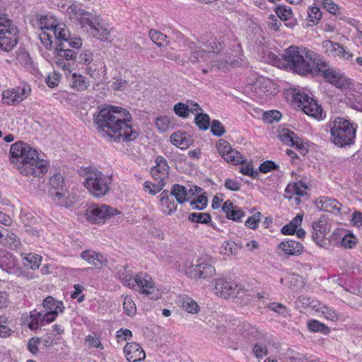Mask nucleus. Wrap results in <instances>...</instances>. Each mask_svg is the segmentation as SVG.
<instances>
[{"instance_id": "1", "label": "nucleus", "mask_w": 362, "mask_h": 362, "mask_svg": "<svg viewBox=\"0 0 362 362\" xmlns=\"http://www.w3.org/2000/svg\"><path fill=\"white\" fill-rule=\"evenodd\" d=\"M93 119L102 136L114 141L129 142L139 136V131L132 125V115L124 108L107 106L95 113Z\"/></svg>"}, {"instance_id": "2", "label": "nucleus", "mask_w": 362, "mask_h": 362, "mask_svg": "<svg viewBox=\"0 0 362 362\" xmlns=\"http://www.w3.org/2000/svg\"><path fill=\"white\" fill-rule=\"evenodd\" d=\"M52 28L56 43L54 62L59 68L71 73L70 60L82 64H88L92 62L93 54L89 50L78 52L71 49L80 48L82 40L80 37H71L66 25L52 26Z\"/></svg>"}, {"instance_id": "3", "label": "nucleus", "mask_w": 362, "mask_h": 362, "mask_svg": "<svg viewBox=\"0 0 362 362\" xmlns=\"http://www.w3.org/2000/svg\"><path fill=\"white\" fill-rule=\"evenodd\" d=\"M10 160L16 165L21 174L26 176L41 177L48 170V162L40 159L37 151L22 141L11 145Z\"/></svg>"}, {"instance_id": "4", "label": "nucleus", "mask_w": 362, "mask_h": 362, "mask_svg": "<svg viewBox=\"0 0 362 362\" xmlns=\"http://www.w3.org/2000/svg\"><path fill=\"white\" fill-rule=\"evenodd\" d=\"M222 37L217 38L213 35L202 37L198 44L191 41L185 40V47L190 52L189 60L193 64L210 62L214 56L222 48Z\"/></svg>"}, {"instance_id": "5", "label": "nucleus", "mask_w": 362, "mask_h": 362, "mask_svg": "<svg viewBox=\"0 0 362 362\" xmlns=\"http://www.w3.org/2000/svg\"><path fill=\"white\" fill-rule=\"evenodd\" d=\"M307 58L315 64L311 76L321 74L325 81L341 89L347 88L351 85V79L347 78L334 67H331L322 56L314 52H308Z\"/></svg>"}, {"instance_id": "6", "label": "nucleus", "mask_w": 362, "mask_h": 362, "mask_svg": "<svg viewBox=\"0 0 362 362\" xmlns=\"http://www.w3.org/2000/svg\"><path fill=\"white\" fill-rule=\"evenodd\" d=\"M313 52L307 51L305 56L300 48L296 45H291L284 50V53L281 55L283 63L282 65L287 70L292 71L293 73L300 76H305L311 75L314 70L315 64L312 61L307 58V53Z\"/></svg>"}, {"instance_id": "7", "label": "nucleus", "mask_w": 362, "mask_h": 362, "mask_svg": "<svg viewBox=\"0 0 362 362\" xmlns=\"http://www.w3.org/2000/svg\"><path fill=\"white\" fill-rule=\"evenodd\" d=\"M356 128L349 121L337 117L331 127V139L339 147L354 144L356 137Z\"/></svg>"}, {"instance_id": "8", "label": "nucleus", "mask_w": 362, "mask_h": 362, "mask_svg": "<svg viewBox=\"0 0 362 362\" xmlns=\"http://www.w3.org/2000/svg\"><path fill=\"white\" fill-rule=\"evenodd\" d=\"M111 182V176L105 175L97 169H93L87 172L83 185L93 196L102 197L109 192Z\"/></svg>"}, {"instance_id": "9", "label": "nucleus", "mask_w": 362, "mask_h": 362, "mask_svg": "<svg viewBox=\"0 0 362 362\" xmlns=\"http://www.w3.org/2000/svg\"><path fill=\"white\" fill-rule=\"evenodd\" d=\"M18 29L5 14L0 13V52H9L18 42Z\"/></svg>"}, {"instance_id": "10", "label": "nucleus", "mask_w": 362, "mask_h": 362, "mask_svg": "<svg viewBox=\"0 0 362 362\" xmlns=\"http://www.w3.org/2000/svg\"><path fill=\"white\" fill-rule=\"evenodd\" d=\"M119 214V211L106 204H92L86 210V219L95 224H100Z\"/></svg>"}, {"instance_id": "11", "label": "nucleus", "mask_w": 362, "mask_h": 362, "mask_svg": "<svg viewBox=\"0 0 362 362\" xmlns=\"http://www.w3.org/2000/svg\"><path fill=\"white\" fill-rule=\"evenodd\" d=\"M295 101L298 103V107L302 110L314 118L320 119L324 117L322 108L313 98L310 97L308 94L303 93H296L294 95Z\"/></svg>"}, {"instance_id": "12", "label": "nucleus", "mask_w": 362, "mask_h": 362, "mask_svg": "<svg viewBox=\"0 0 362 362\" xmlns=\"http://www.w3.org/2000/svg\"><path fill=\"white\" fill-rule=\"evenodd\" d=\"M296 305L300 309L303 308L313 310L314 314L315 315H321L324 317L335 315L334 310L329 308L318 300H311L310 298L305 296H299L296 301Z\"/></svg>"}, {"instance_id": "13", "label": "nucleus", "mask_w": 362, "mask_h": 362, "mask_svg": "<svg viewBox=\"0 0 362 362\" xmlns=\"http://www.w3.org/2000/svg\"><path fill=\"white\" fill-rule=\"evenodd\" d=\"M43 311L33 310L29 317H47L48 315L57 316L63 313L64 306L63 302L58 300L52 296H47L42 302Z\"/></svg>"}, {"instance_id": "14", "label": "nucleus", "mask_w": 362, "mask_h": 362, "mask_svg": "<svg viewBox=\"0 0 362 362\" xmlns=\"http://www.w3.org/2000/svg\"><path fill=\"white\" fill-rule=\"evenodd\" d=\"M214 291L217 295L223 298H236L243 292L236 284L223 279L216 280Z\"/></svg>"}, {"instance_id": "15", "label": "nucleus", "mask_w": 362, "mask_h": 362, "mask_svg": "<svg viewBox=\"0 0 362 362\" xmlns=\"http://www.w3.org/2000/svg\"><path fill=\"white\" fill-rule=\"evenodd\" d=\"M278 136L284 144L295 147L303 154L308 151V144L288 129H282Z\"/></svg>"}, {"instance_id": "16", "label": "nucleus", "mask_w": 362, "mask_h": 362, "mask_svg": "<svg viewBox=\"0 0 362 362\" xmlns=\"http://www.w3.org/2000/svg\"><path fill=\"white\" fill-rule=\"evenodd\" d=\"M156 165L151 168V174L153 180L158 181V182L164 183L165 185V180L169 176L170 167L165 158L160 156H158L155 160Z\"/></svg>"}, {"instance_id": "17", "label": "nucleus", "mask_w": 362, "mask_h": 362, "mask_svg": "<svg viewBox=\"0 0 362 362\" xmlns=\"http://www.w3.org/2000/svg\"><path fill=\"white\" fill-rule=\"evenodd\" d=\"M315 205L321 211L331 212L334 214L345 213L342 211L341 204L339 203L336 199L327 197H321L317 199L315 201Z\"/></svg>"}, {"instance_id": "18", "label": "nucleus", "mask_w": 362, "mask_h": 362, "mask_svg": "<svg viewBox=\"0 0 362 362\" xmlns=\"http://www.w3.org/2000/svg\"><path fill=\"white\" fill-rule=\"evenodd\" d=\"M26 98V91L24 87H16L13 89L4 90L2 93V100L4 103L13 105L21 102Z\"/></svg>"}, {"instance_id": "19", "label": "nucleus", "mask_w": 362, "mask_h": 362, "mask_svg": "<svg viewBox=\"0 0 362 362\" xmlns=\"http://www.w3.org/2000/svg\"><path fill=\"white\" fill-rule=\"evenodd\" d=\"M189 272L194 278L206 279L213 276L216 273V269L211 264L203 261L194 266L192 265L189 269Z\"/></svg>"}, {"instance_id": "20", "label": "nucleus", "mask_w": 362, "mask_h": 362, "mask_svg": "<svg viewBox=\"0 0 362 362\" xmlns=\"http://www.w3.org/2000/svg\"><path fill=\"white\" fill-rule=\"evenodd\" d=\"M125 356L129 362H136L146 357L145 351L137 343H127L124 348Z\"/></svg>"}, {"instance_id": "21", "label": "nucleus", "mask_w": 362, "mask_h": 362, "mask_svg": "<svg viewBox=\"0 0 362 362\" xmlns=\"http://www.w3.org/2000/svg\"><path fill=\"white\" fill-rule=\"evenodd\" d=\"M234 52H235V56H233V57L231 56H229V57H227V59L225 60L224 62H222L220 66H218L216 64H211L210 65H208V63H206V65H207V68H203L202 70L203 71V73L204 74H207L209 70L212 71V70H217V69H219L221 66H225L226 64H231L233 66H237L238 64H239V60H242V58L241 57H243V50H242V47H241V45L240 43H238L236 45V46L235 47V50Z\"/></svg>"}, {"instance_id": "22", "label": "nucleus", "mask_w": 362, "mask_h": 362, "mask_svg": "<svg viewBox=\"0 0 362 362\" xmlns=\"http://www.w3.org/2000/svg\"><path fill=\"white\" fill-rule=\"evenodd\" d=\"M81 257L97 267H103L107 264V258L103 254L90 250L83 251Z\"/></svg>"}, {"instance_id": "23", "label": "nucleus", "mask_w": 362, "mask_h": 362, "mask_svg": "<svg viewBox=\"0 0 362 362\" xmlns=\"http://www.w3.org/2000/svg\"><path fill=\"white\" fill-rule=\"evenodd\" d=\"M222 211L226 214L228 219L236 222H240L241 218L245 216V212L239 206L234 205L230 200H227L223 203Z\"/></svg>"}, {"instance_id": "24", "label": "nucleus", "mask_w": 362, "mask_h": 362, "mask_svg": "<svg viewBox=\"0 0 362 362\" xmlns=\"http://www.w3.org/2000/svg\"><path fill=\"white\" fill-rule=\"evenodd\" d=\"M0 267L9 274H16L20 272L16 258L11 253L0 255Z\"/></svg>"}, {"instance_id": "25", "label": "nucleus", "mask_w": 362, "mask_h": 362, "mask_svg": "<svg viewBox=\"0 0 362 362\" xmlns=\"http://www.w3.org/2000/svg\"><path fill=\"white\" fill-rule=\"evenodd\" d=\"M279 248L281 249L285 255L289 256L300 255L303 251V245L301 243L288 239L279 244Z\"/></svg>"}, {"instance_id": "26", "label": "nucleus", "mask_w": 362, "mask_h": 362, "mask_svg": "<svg viewBox=\"0 0 362 362\" xmlns=\"http://www.w3.org/2000/svg\"><path fill=\"white\" fill-rule=\"evenodd\" d=\"M137 286L143 294L150 296L154 291V283L152 281L151 277L145 274L142 276L140 274L134 277V286Z\"/></svg>"}, {"instance_id": "27", "label": "nucleus", "mask_w": 362, "mask_h": 362, "mask_svg": "<svg viewBox=\"0 0 362 362\" xmlns=\"http://www.w3.org/2000/svg\"><path fill=\"white\" fill-rule=\"evenodd\" d=\"M275 13L278 18L286 22L284 24L286 27L293 28L296 25V21L291 20L293 14L291 7L285 5H279L276 6Z\"/></svg>"}, {"instance_id": "28", "label": "nucleus", "mask_w": 362, "mask_h": 362, "mask_svg": "<svg viewBox=\"0 0 362 362\" xmlns=\"http://www.w3.org/2000/svg\"><path fill=\"white\" fill-rule=\"evenodd\" d=\"M177 306L190 314H197L199 310L198 303L187 296H180L177 300Z\"/></svg>"}, {"instance_id": "29", "label": "nucleus", "mask_w": 362, "mask_h": 362, "mask_svg": "<svg viewBox=\"0 0 362 362\" xmlns=\"http://www.w3.org/2000/svg\"><path fill=\"white\" fill-rule=\"evenodd\" d=\"M160 202L161 206L166 207L164 213L171 215L177 210V204L175 203L173 197L168 190H163L160 194Z\"/></svg>"}, {"instance_id": "30", "label": "nucleus", "mask_w": 362, "mask_h": 362, "mask_svg": "<svg viewBox=\"0 0 362 362\" xmlns=\"http://www.w3.org/2000/svg\"><path fill=\"white\" fill-rule=\"evenodd\" d=\"M170 141L173 145L181 149L188 148L192 142V139L186 133L180 132H174L170 136Z\"/></svg>"}, {"instance_id": "31", "label": "nucleus", "mask_w": 362, "mask_h": 362, "mask_svg": "<svg viewBox=\"0 0 362 362\" xmlns=\"http://www.w3.org/2000/svg\"><path fill=\"white\" fill-rule=\"evenodd\" d=\"M172 197H174L179 204H183L187 202L188 192L187 189L179 184H175L172 186L170 192H169Z\"/></svg>"}, {"instance_id": "32", "label": "nucleus", "mask_w": 362, "mask_h": 362, "mask_svg": "<svg viewBox=\"0 0 362 362\" xmlns=\"http://www.w3.org/2000/svg\"><path fill=\"white\" fill-rule=\"evenodd\" d=\"M243 330V334L248 339L261 340L264 338V334L262 333L255 327L250 325H243L239 328V332Z\"/></svg>"}, {"instance_id": "33", "label": "nucleus", "mask_w": 362, "mask_h": 362, "mask_svg": "<svg viewBox=\"0 0 362 362\" xmlns=\"http://www.w3.org/2000/svg\"><path fill=\"white\" fill-rule=\"evenodd\" d=\"M274 83L269 79L265 78H259L255 82V92L262 95L268 96L271 93V88Z\"/></svg>"}, {"instance_id": "34", "label": "nucleus", "mask_w": 362, "mask_h": 362, "mask_svg": "<svg viewBox=\"0 0 362 362\" xmlns=\"http://www.w3.org/2000/svg\"><path fill=\"white\" fill-rule=\"evenodd\" d=\"M58 25L59 24H55V25L52 24L50 25V28L45 26V28L47 30H49L52 33H54L52 26H55V25ZM40 39L42 43L43 44V45L47 49H51L52 47V44L54 42H55L54 34H53V35H52L51 33H47L46 31H42L40 34ZM54 44L56 45V43H54ZM55 47H56V46L54 47V49H55Z\"/></svg>"}, {"instance_id": "35", "label": "nucleus", "mask_w": 362, "mask_h": 362, "mask_svg": "<svg viewBox=\"0 0 362 362\" xmlns=\"http://www.w3.org/2000/svg\"><path fill=\"white\" fill-rule=\"evenodd\" d=\"M70 85L76 90L81 91L87 88L88 82L85 76L74 73L71 77Z\"/></svg>"}, {"instance_id": "36", "label": "nucleus", "mask_w": 362, "mask_h": 362, "mask_svg": "<svg viewBox=\"0 0 362 362\" xmlns=\"http://www.w3.org/2000/svg\"><path fill=\"white\" fill-rule=\"evenodd\" d=\"M42 261L40 255L30 253L26 255L23 258V262L25 267L30 268L32 270H35L39 268Z\"/></svg>"}, {"instance_id": "37", "label": "nucleus", "mask_w": 362, "mask_h": 362, "mask_svg": "<svg viewBox=\"0 0 362 362\" xmlns=\"http://www.w3.org/2000/svg\"><path fill=\"white\" fill-rule=\"evenodd\" d=\"M188 221L192 223L208 224L211 221V216L208 213H191Z\"/></svg>"}, {"instance_id": "38", "label": "nucleus", "mask_w": 362, "mask_h": 362, "mask_svg": "<svg viewBox=\"0 0 362 362\" xmlns=\"http://www.w3.org/2000/svg\"><path fill=\"white\" fill-rule=\"evenodd\" d=\"M308 329L313 332H320L321 334H327L330 329L325 324L316 320H312L308 322Z\"/></svg>"}, {"instance_id": "39", "label": "nucleus", "mask_w": 362, "mask_h": 362, "mask_svg": "<svg viewBox=\"0 0 362 362\" xmlns=\"http://www.w3.org/2000/svg\"><path fill=\"white\" fill-rule=\"evenodd\" d=\"M194 123L200 130L206 131L210 126V117L206 113H197L194 118Z\"/></svg>"}, {"instance_id": "40", "label": "nucleus", "mask_w": 362, "mask_h": 362, "mask_svg": "<svg viewBox=\"0 0 362 362\" xmlns=\"http://www.w3.org/2000/svg\"><path fill=\"white\" fill-rule=\"evenodd\" d=\"M91 35L102 41H107L110 37V32L107 28H105L100 23H98L95 28L91 30Z\"/></svg>"}, {"instance_id": "41", "label": "nucleus", "mask_w": 362, "mask_h": 362, "mask_svg": "<svg viewBox=\"0 0 362 362\" xmlns=\"http://www.w3.org/2000/svg\"><path fill=\"white\" fill-rule=\"evenodd\" d=\"M64 180L60 173H55L50 177L49 189H53V191L64 190Z\"/></svg>"}, {"instance_id": "42", "label": "nucleus", "mask_w": 362, "mask_h": 362, "mask_svg": "<svg viewBox=\"0 0 362 362\" xmlns=\"http://www.w3.org/2000/svg\"><path fill=\"white\" fill-rule=\"evenodd\" d=\"M117 276L124 285L128 287H134V278L128 273L126 269H119L117 273Z\"/></svg>"}, {"instance_id": "43", "label": "nucleus", "mask_w": 362, "mask_h": 362, "mask_svg": "<svg viewBox=\"0 0 362 362\" xmlns=\"http://www.w3.org/2000/svg\"><path fill=\"white\" fill-rule=\"evenodd\" d=\"M151 40L158 47H161L167 45V36L160 31L156 30H149Z\"/></svg>"}, {"instance_id": "44", "label": "nucleus", "mask_w": 362, "mask_h": 362, "mask_svg": "<svg viewBox=\"0 0 362 362\" xmlns=\"http://www.w3.org/2000/svg\"><path fill=\"white\" fill-rule=\"evenodd\" d=\"M224 160L233 165L243 164L244 163L243 156L235 149H232L226 156L223 157Z\"/></svg>"}, {"instance_id": "45", "label": "nucleus", "mask_w": 362, "mask_h": 362, "mask_svg": "<svg viewBox=\"0 0 362 362\" xmlns=\"http://www.w3.org/2000/svg\"><path fill=\"white\" fill-rule=\"evenodd\" d=\"M312 228L313 230H319L326 234H328L330 231V226L325 216H322L318 221H314L312 224Z\"/></svg>"}, {"instance_id": "46", "label": "nucleus", "mask_w": 362, "mask_h": 362, "mask_svg": "<svg viewBox=\"0 0 362 362\" xmlns=\"http://www.w3.org/2000/svg\"><path fill=\"white\" fill-rule=\"evenodd\" d=\"M173 110L180 117L187 118L189 114V105L187 103H178L174 105Z\"/></svg>"}, {"instance_id": "47", "label": "nucleus", "mask_w": 362, "mask_h": 362, "mask_svg": "<svg viewBox=\"0 0 362 362\" xmlns=\"http://www.w3.org/2000/svg\"><path fill=\"white\" fill-rule=\"evenodd\" d=\"M267 308L274 311L276 314L284 317L290 315L288 309L280 303L274 302L269 303L267 305Z\"/></svg>"}, {"instance_id": "48", "label": "nucleus", "mask_w": 362, "mask_h": 362, "mask_svg": "<svg viewBox=\"0 0 362 362\" xmlns=\"http://www.w3.org/2000/svg\"><path fill=\"white\" fill-rule=\"evenodd\" d=\"M7 245H5V247H8L13 250L19 249L21 246V243L18 237L12 231H10L8 237L7 238Z\"/></svg>"}, {"instance_id": "49", "label": "nucleus", "mask_w": 362, "mask_h": 362, "mask_svg": "<svg viewBox=\"0 0 362 362\" xmlns=\"http://www.w3.org/2000/svg\"><path fill=\"white\" fill-rule=\"evenodd\" d=\"M309 21L312 22L313 25L317 24L319 21L322 16V13L320 9L317 6H311L308 11Z\"/></svg>"}, {"instance_id": "50", "label": "nucleus", "mask_w": 362, "mask_h": 362, "mask_svg": "<svg viewBox=\"0 0 362 362\" xmlns=\"http://www.w3.org/2000/svg\"><path fill=\"white\" fill-rule=\"evenodd\" d=\"M164 187V183L162 182L161 183L158 182L157 184H153L151 182L146 181L144 184V190L148 192L151 195L156 194L158 192L161 191Z\"/></svg>"}, {"instance_id": "51", "label": "nucleus", "mask_w": 362, "mask_h": 362, "mask_svg": "<svg viewBox=\"0 0 362 362\" xmlns=\"http://www.w3.org/2000/svg\"><path fill=\"white\" fill-rule=\"evenodd\" d=\"M281 113L278 110H270L263 114V119L267 123L278 122L281 119Z\"/></svg>"}, {"instance_id": "52", "label": "nucleus", "mask_w": 362, "mask_h": 362, "mask_svg": "<svg viewBox=\"0 0 362 362\" xmlns=\"http://www.w3.org/2000/svg\"><path fill=\"white\" fill-rule=\"evenodd\" d=\"M216 148L219 154L224 157L227 153H228L233 149L231 145L224 139H220L216 143Z\"/></svg>"}, {"instance_id": "53", "label": "nucleus", "mask_w": 362, "mask_h": 362, "mask_svg": "<svg viewBox=\"0 0 362 362\" xmlns=\"http://www.w3.org/2000/svg\"><path fill=\"white\" fill-rule=\"evenodd\" d=\"M190 205L192 209L203 210L207 205V198L204 195H200L197 197L196 199L192 200L190 202Z\"/></svg>"}, {"instance_id": "54", "label": "nucleus", "mask_w": 362, "mask_h": 362, "mask_svg": "<svg viewBox=\"0 0 362 362\" xmlns=\"http://www.w3.org/2000/svg\"><path fill=\"white\" fill-rule=\"evenodd\" d=\"M211 132L213 135L219 137L225 134L226 129L220 121L214 119L211 122Z\"/></svg>"}, {"instance_id": "55", "label": "nucleus", "mask_w": 362, "mask_h": 362, "mask_svg": "<svg viewBox=\"0 0 362 362\" xmlns=\"http://www.w3.org/2000/svg\"><path fill=\"white\" fill-rule=\"evenodd\" d=\"M262 214L260 212H257L255 213L254 215H252V216L249 217L245 223V225L249 228H251V229H256L258 228V226H259V222L261 220V217H262Z\"/></svg>"}, {"instance_id": "56", "label": "nucleus", "mask_w": 362, "mask_h": 362, "mask_svg": "<svg viewBox=\"0 0 362 362\" xmlns=\"http://www.w3.org/2000/svg\"><path fill=\"white\" fill-rule=\"evenodd\" d=\"M279 166L272 160H266L262 163L259 167V170L262 173H267L275 170H279Z\"/></svg>"}, {"instance_id": "57", "label": "nucleus", "mask_w": 362, "mask_h": 362, "mask_svg": "<svg viewBox=\"0 0 362 362\" xmlns=\"http://www.w3.org/2000/svg\"><path fill=\"white\" fill-rule=\"evenodd\" d=\"M240 172L242 174L250 176L254 179L257 178L259 176V172L257 170H254L252 163L242 165L240 168Z\"/></svg>"}, {"instance_id": "58", "label": "nucleus", "mask_w": 362, "mask_h": 362, "mask_svg": "<svg viewBox=\"0 0 362 362\" xmlns=\"http://www.w3.org/2000/svg\"><path fill=\"white\" fill-rule=\"evenodd\" d=\"M253 354L258 358H262L268 354L267 346L262 342H257L252 349Z\"/></svg>"}, {"instance_id": "59", "label": "nucleus", "mask_w": 362, "mask_h": 362, "mask_svg": "<svg viewBox=\"0 0 362 362\" xmlns=\"http://www.w3.org/2000/svg\"><path fill=\"white\" fill-rule=\"evenodd\" d=\"M222 248L225 250L226 255H235L238 253L239 247L233 241H226L222 245Z\"/></svg>"}, {"instance_id": "60", "label": "nucleus", "mask_w": 362, "mask_h": 362, "mask_svg": "<svg viewBox=\"0 0 362 362\" xmlns=\"http://www.w3.org/2000/svg\"><path fill=\"white\" fill-rule=\"evenodd\" d=\"M267 25L271 30L277 32L280 30L279 28L281 25V23L279 21L277 17L275 15L271 14L268 17Z\"/></svg>"}, {"instance_id": "61", "label": "nucleus", "mask_w": 362, "mask_h": 362, "mask_svg": "<svg viewBox=\"0 0 362 362\" xmlns=\"http://www.w3.org/2000/svg\"><path fill=\"white\" fill-rule=\"evenodd\" d=\"M327 47H328L331 52H334L335 55L340 56L341 53H344V47L341 45L337 42H333L332 41H327L326 42Z\"/></svg>"}, {"instance_id": "62", "label": "nucleus", "mask_w": 362, "mask_h": 362, "mask_svg": "<svg viewBox=\"0 0 362 362\" xmlns=\"http://www.w3.org/2000/svg\"><path fill=\"white\" fill-rule=\"evenodd\" d=\"M128 83L119 77H115L112 83V88L115 90L122 91L127 88Z\"/></svg>"}, {"instance_id": "63", "label": "nucleus", "mask_w": 362, "mask_h": 362, "mask_svg": "<svg viewBox=\"0 0 362 362\" xmlns=\"http://www.w3.org/2000/svg\"><path fill=\"white\" fill-rule=\"evenodd\" d=\"M341 243L346 248H352L356 244V238L352 234L346 235L342 238Z\"/></svg>"}, {"instance_id": "64", "label": "nucleus", "mask_w": 362, "mask_h": 362, "mask_svg": "<svg viewBox=\"0 0 362 362\" xmlns=\"http://www.w3.org/2000/svg\"><path fill=\"white\" fill-rule=\"evenodd\" d=\"M327 234L322 233L321 230H313L312 239L319 246H323L325 243V238Z\"/></svg>"}]
</instances>
